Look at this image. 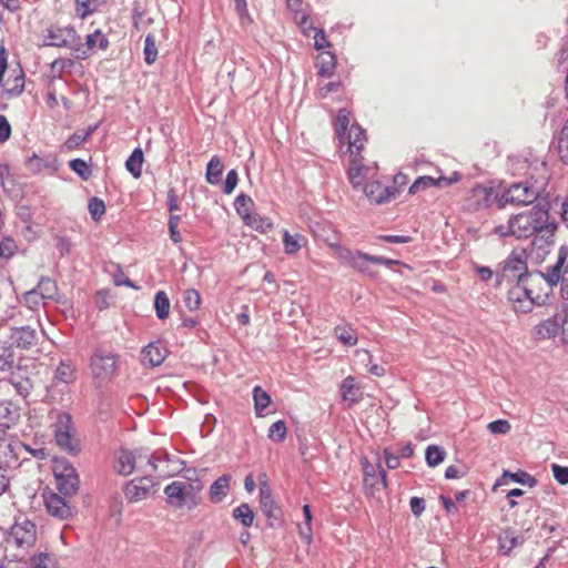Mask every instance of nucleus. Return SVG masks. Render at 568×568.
<instances>
[{"label":"nucleus","mask_w":568,"mask_h":568,"mask_svg":"<svg viewBox=\"0 0 568 568\" xmlns=\"http://www.w3.org/2000/svg\"><path fill=\"white\" fill-rule=\"evenodd\" d=\"M542 282V272H529L527 266V248H515L504 261L500 273L497 274V285L504 282Z\"/></svg>","instance_id":"nucleus-1"},{"label":"nucleus","mask_w":568,"mask_h":568,"mask_svg":"<svg viewBox=\"0 0 568 568\" xmlns=\"http://www.w3.org/2000/svg\"><path fill=\"white\" fill-rule=\"evenodd\" d=\"M169 455L165 452H156L148 455L142 450H120L114 468L118 474L129 476L134 469H143L145 473H156L158 464L168 460Z\"/></svg>","instance_id":"nucleus-2"},{"label":"nucleus","mask_w":568,"mask_h":568,"mask_svg":"<svg viewBox=\"0 0 568 568\" xmlns=\"http://www.w3.org/2000/svg\"><path fill=\"white\" fill-rule=\"evenodd\" d=\"M42 39L45 47L68 48L77 52V58L79 59L88 57L87 52L82 49L81 37L71 26H51L43 31Z\"/></svg>","instance_id":"nucleus-3"},{"label":"nucleus","mask_w":568,"mask_h":568,"mask_svg":"<svg viewBox=\"0 0 568 568\" xmlns=\"http://www.w3.org/2000/svg\"><path fill=\"white\" fill-rule=\"evenodd\" d=\"M549 223L548 211L540 206H534L513 216L514 236L516 239H528Z\"/></svg>","instance_id":"nucleus-4"},{"label":"nucleus","mask_w":568,"mask_h":568,"mask_svg":"<svg viewBox=\"0 0 568 568\" xmlns=\"http://www.w3.org/2000/svg\"><path fill=\"white\" fill-rule=\"evenodd\" d=\"M532 284H542V282H517L507 294L508 301L511 303L515 312L529 313L534 305H541L547 298V294L542 296L532 290Z\"/></svg>","instance_id":"nucleus-5"},{"label":"nucleus","mask_w":568,"mask_h":568,"mask_svg":"<svg viewBox=\"0 0 568 568\" xmlns=\"http://www.w3.org/2000/svg\"><path fill=\"white\" fill-rule=\"evenodd\" d=\"M53 432L57 445L64 452L77 455L80 452V444L73 436L72 417L68 413H60L53 424Z\"/></svg>","instance_id":"nucleus-6"},{"label":"nucleus","mask_w":568,"mask_h":568,"mask_svg":"<svg viewBox=\"0 0 568 568\" xmlns=\"http://www.w3.org/2000/svg\"><path fill=\"white\" fill-rule=\"evenodd\" d=\"M201 488L202 486L195 488L192 484L185 481H172L164 488L166 503L174 508H182L186 505L192 508L196 506L194 498L196 491Z\"/></svg>","instance_id":"nucleus-7"},{"label":"nucleus","mask_w":568,"mask_h":568,"mask_svg":"<svg viewBox=\"0 0 568 568\" xmlns=\"http://www.w3.org/2000/svg\"><path fill=\"white\" fill-rule=\"evenodd\" d=\"M539 193L540 190L528 182L515 183L500 194L499 209L507 204L529 205L538 199Z\"/></svg>","instance_id":"nucleus-8"},{"label":"nucleus","mask_w":568,"mask_h":568,"mask_svg":"<svg viewBox=\"0 0 568 568\" xmlns=\"http://www.w3.org/2000/svg\"><path fill=\"white\" fill-rule=\"evenodd\" d=\"M499 202L500 194L494 187L476 185L469 191L465 200V207L469 212H478L496 204L499 209Z\"/></svg>","instance_id":"nucleus-9"},{"label":"nucleus","mask_w":568,"mask_h":568,"mask_svg":"<svg viewBox=\"0 0 568 568\" xmlns=\"http://www.w3.org/2000/svg\"><path fill=\"white\" fill-rule=\"evenodd\" d=\"M36 525L26 517H19L11 526L7 541L20 548H28L36 541Z\"/></svg>","instance_id":"nucleus-10"},{"label":"nucleus","mask_w":568,"mask_h":568,"mask_svg":"<svg viewBox=\"0 0 568 568\" xmlns=\"http://www.w3.org/2000/svg\"><path fill=\"white\" fill-rule=\"evenodd\" d=\"M118 356L111 352L97 349L90 362L92 374L102 381L110 379L116 371Z\"/></svg>","instance_id":"nucleus-11"},{"label":"nucleus","mask_w":568,"mask_h":568,"mask_svg":"<svg viewBox=\"0 0 568 568\" xmlns=\"http://www.w3.org/2000/svg\"><path fill=\"white\" fill-rule=\"evenodd\" d=\"M556 230L557 224L555 222H550L532 235L534 237L529 244V252L536 260L542 261L550 252V247L554 245Z\"/></svg>","instance_id":"nucleus-12"},{"label":"nucleus","mask_w":568,"mask_h":568,"mask_svg":"<svg viewBox=\"0 0 568 568\" xmlns=\"http://www.w3.org/2000/svg\"><path fill=\"white\" fill-rule=\"evenodd\" d=\"M153 486L150 475L132 479L124 487V496L132 503L141 501L150 495Z\"/></svg>","instance_id":"nucleus-13"},{"label":"nucleus","mask_w":568,"mask_h":568,"mask_svg":"<svg viewBox=\"0 0 568 568\" xmlns=\"http://www.w3.org/2000/svg\"><path fill=\"white\" fill-rule=\"evenodd\" d=\"M7 337L11 347L14 345L21 349L31 348L38 341L37 331L29 325L9 328Z\"/></svg>","instance_id":"nucleus-14"},{"label":"nucleus","mask_w":568,"mask_h":568,"mask_svg":"<svg viewBox=\"0 0 568 568\" xmlns=\"http://www.w3.org/2000/svg\"><path fill=\"white\" fill-rule=\"evenodd\" d=\"M460 180V174L457 172H454L450 176H444L439 175L438 178H433L428 175L419 176L415 180V182L409 187L410 194H416L420 190H425L432 186L437 187H447L452 185L453 183H456Z\"/></svg>","instance_id":"nucleus-15"},{"label":"nucleus","mask_w":568,"mask_h":568,"mask_svg":"<svg viewBox=\"0 0 568 568\" xmlns=\"http://www.w3.org/2000/svg\"><path fill=\"white\" fill-rule=\"evenodd\" d=\"M568 314L566 306H562V313L554 315L552 318L544 321L537 326V334L541 338H551L564 332V325L567 322Z\"/></svg>","instance_id":"nucleus-16"},{"label":"nucleus","mask_w":568,"mask_h":568,"mask_svg":"<svg viewBox=\"0 0 568 568\" xmlns=\"http://www.w3.org/2000/svg\"><path fill=\"white\" fill-rule=\"evenodd\" d=\"M365 193L372 202L383 204L395 199L398 193V189L396 186H387L382 182L374 181L366 184Z\"/></svg>","instance_id":"nucleus-17"},{"label":"nucleus","mask_w":568,"mask_h":568,"mask_svg":"<svg viewBox=\"0 0 568 568\" xmlns=\"http://www.w3.org/2000/svg\"><path fill=\"white\" fill-rule=\"evenodd\" d=\"M57 486L64 496H72L79 488V477L73 467L67 466L63 471H55Z\"/></svg>","instance_id":"nucleus-18"},{"label":"nucleus","mask_w":568,"mask_h":568,"mask_svg":"<svg viewBox=\"0 0 568 568\" xmlns=\"http://www.w3.org/2000/svg\"><path fill=\"white\" fill-rule=\"evenodd\" d=\"M168 356V348L160 342L150 343L142 349V363L150 367L161 365Z\"/></svg>","instance_id":"nucleus-19"},{"label":"nucleus","mask_w":568,"mask_h":568,"mask_svg":"<svg viewBox=\"0 0 568 568\" xmlns=\"http://www.w3.org/2000/svg\"><path fill=\"white\" fill-rule=\"evenodd\" d=\"M45 507L50 515L59 519H68L72 516L70 505L58 494L52 493L45 497Z\"/></svg>","instance_id":"nucleus-20"},{"label":"nucleus","mask_w":568,"mask_h":568,"mask_svg":"<svg viewBox=\"0 0 568 568\" xmlns=\"http://www.w3.org/2000/svg\"><path fill=\"white\" fill-rule=\"evenodd\" d=\"M523 542V536L516 534V531L510 528L501 530L498 535V550L505 556H509L511 550Z\"/></svg>","instance_id":"nucleus-21"},{"label":"nucleus","mask_w":568,"mask_h":568,"mask_svg":"<svg viewBox=\"0 0 568 568\" xmlns=\"http://www.w3.org/2000/svg\"><path fill=\"white\" fill-rule=\"evenodd\" d=\"M567 256V248L561 246L556 264L548 267L546 273H542V283H546L549 288L556 286L561 280V270Z\"/></svg>","instance_id":"nucleus-22"},{"label":"nucleus","mask_w":568,"mask_h":568,"mask_svg":"<svg viewBox=\"0 0 568 568\" xmlns=\"http://www.w3.org/2000/svg\"><path fill=\"white\" fill-rule=\"evenodd\" d=\"M231 479L232 476L230 474H224L212 483L209 490V497L213 504L221 503L227 496Z\"/></svg>","instance_id":"nucleus-23"},{"label":"nucleus","mask_w":568,"mask_h":568,"mask_svg":"<svg viewBox=\"0 0 568 568\" xmlns=\"http://www.w3.org/2000/svg\"><path fill=\"white\" fill-rule=\"evenodd\" d=\"M366 141L364 135V130L358 124H352L346 136L344 139V143L348 144V151L351 155H359V152L364 148V142Z\"/></svg>","instance_id":"nucleus-24"},{"label":"nucleus","mask_w":568,"mask_h":568,"mask_svg":"<svg viewBox=\"0 0 568 568\" xmlns=\"http://www.w3.org/2000/svg\"><path fill=\"white\" fill-rule=\"evenodd\" d=\"M100 123H95L93 125H89L87 129L77 130L73 134H71L63 145L61 146L62 152L72 151L79 148L82 143H84L91 135L98 130Z\"/></svg>","instance_id":"nucleus-25"},{"label":"nucleus","mask_w":568,"mask_h":568,"mask_svg":"<svg viewBox=\"0 0 568 568\" xmlns=\"http://www.w3.org/2000/svg\"><path fill=\"white\" fill-rule=\"evenodd\" d=\"M16 367V354L8 341L0 338V374L10 375Z\"/></svg>","instance_id":"nucleus-26"},{"label":"nucleus","mask_w":568,"mask_h":568,"mask_svg":"<svg viewBox=\"0 0 568 568\" xmlns=\"http://www.w3.org/2000/svg\"><path fill=\"white\" fill-rule=\"evenodd\" d=\"M351 164L347 171L349 182L354 187L361 186L364 182L367 169L362 163L359 155H351Z\"/></svg>","instance_id":"nucleus-27"},{"label":"nucleus","mask_w":568,"mask_h":568,"mask_svg":"<svg viewBox=\"0 0 568 568\" xmlns=\"http://www.w3.org/2000/svg\"><path fill=\"white\" fill-rule=\"evenodd\" d=\"M260 505L263 514L268 519H277L273 513L275 504L272 496V490L266 481H262L260 486Z\"/></svg>","instance_id":"nucleus-28"},{"label":"nucleus","mask_w":568,"mask_h":568,"mask_svg":"<svg viewBox=\"0 0 568 568\" xmlns=\"http://www.w3.org/2000/svg\"><path fill=\"white\" fill-rule=\"evenodd\" d=\"M19 414L10 402H0V428L9 429Z\"/></svg>","instance_id":"nucleus-29"},{"label":"nucleus","mask_w":568,"mask_h":568,"mask_svg":"<svg viewBox=\"0 0 568 568\" xmlns=\"http://www.w3.org/2000/svg\"><path fill=\"white\" fill-rule=\"evenodd\" d=\"M232 517L243 527L248 528L253 525L255 514L248 504L243 503L233 509Z\"/></svg>","instance_id":"nucleus-30"},{"label":"nucleus","mask_w":568,"mask_h":568,"mask_svg":"<svg viewBox=\"0 0 568 568\" xmlns=\"http://www.w3.org/2000/svg\"><path fill=\"white\" fill-rule=\"evenodd\" d=\"M36 290L45 302L55 301L59 291L57 283L50 277H41Z\"/></svg>","instance_id":"nucleus-31"},{"label":"nucleus","mask_w":568,"mask_h":568,"mask_svg":"<svg viewBox=\"0 0 568 568\" xmlns=\"http://www.w3.org/2000/svg\"><path fill=\"white\" fill-rule=\"evenodd\" d=\"M339 390H341L343 400H348L352 403H355L358 400L359 387L354 377L348 376L345 379H343Z\"/></svg>","instance_id":"nucleus-32"},{"label":"nucleus","mask_w":568,"mask_h":568,"mask_svg":"<svg viewBox=\"0 0 568 568\" xmlns=\"http://www.w3.org/2000/svg\"><path fill=\"white\" fill-rule=\"evenodd\" d=\"M253 200L246 194H240L236 196L234 201V207L241 219L246 223L252 219L254 214L251 213V207L253 206Z\"/></svg>","instance_id":"nucleus-33"},{"label":"nucleus","mask_w":568,"mask_h":568,"mask_svg":"<svg viewBox=\"0 0 568 568\" xmlns=\"http://www.w3.org/2000/svg\"><path fill=\"white\" fill-rule=\"evenodd\" d=\"M303 242H305V237L300 233L291 234L286 230L283 232V245L286 254L293 255L297 253Z\"/></svg>","instance_id":"nucleus-34"},{"label":"nucleus","mask_w":568,"mask_h":568,"mask_svg":"<svg viewBox=\"0 0 568 568\" xmlns=\"http://www.w3.org/2000/svg\"><path fill=\"white\" fill-rule=\"evenodd\" d=\"M142 164L143 152L140 148H136L125 161V168L135 179H139L142 174Z\"/></svg>","instance_id":"nucleus-35"},{"label":"nucleus","mask_w":568,"mask_h":568,"mask_svg":"<svg viewBox=\"0 0 568 568\" xmlns=\"http://www.w3.org/2000/svg\"><path fill=\"white\" fill-rule=\"evenodd\" d=\"M223 172V164L217 156H213L206 166V181L210 184L216 185L221 181V175Z\"/></svg>","instance_id":"nucleus-36"},{"label":"nucleus","mask_w":568,"mask_h":568,"mask_svg":"<svg viewBox=\"0 0 568 568\" xmlns=\"http://www.w3.org/2000/svg\"><path fill=\"white\" fill-rule=\"evenodd\" d=\"M171 303L164 291H159L154 297L155 314L159 320H165L170 314Z\"/></svg>","instance_id":"nucleus-37"},{"label":"nucleus","mask_w":568,"mask_h":568,"mask_svg":"<svg viewBox=\"0 0 568 568\" xmlns=\"http://www.w3.org/2000/svg\"><path fill=\"white\" fill-rule=\"evenodd\" d=\"M349 128V112L346 109H341L337 113L335 124V132L341 143H344Z\"/></svg>","instance_id":"nucleus-38"},{"label":"nucleus","mask_w":568,"mask_h":568,"mask_svg":"<svg viewBox=\"0 0 568 568\" xmlns=\"http://www.w3.org/2000/svg\"><path fill=\"white\" fill-rule=\"evenodd\" d=\"M253 400L256 414L262 415L271 403V396L261 386H255L253 388Z\"/></svg>","instance_id":"nucleus-39"},{"label":"nucleus","mask_w":568,"mask_h":568,"mask_svg":"<svg viewBox=\"0 0 568 568\" xmlns=\"http://www.w3.org/2000/svg\"><path fill=\"white\" fill-rule=\"evenodd\" d=\"M335 336L342 344L346 346H354L357 343V335L352 326H336Z\"/></svg>","instance_id":"nucleus-40"},{"label":"nucleus","mask_w":568,"mask_h":568,"mask_svg":"<svg viewBox=\"0 0 568 568\" xmlns=\"http://www.w3.org/2000/svg\"><path fill=\"white\" fill-rule=\"evenodd\" d=\"M318 74L321 77H332L335 69V57L331 52H325L318 60Z\"/></svg>","instance_id":"nucleus-41"},{"label":"nucleus","mask_w":568,"mask_h":568,"mask_svg":"<svg viewBox=\"0 0 568 568\" xmlns=\"http://www.w3.org/2000/svg\"><path fill=\"white\" fill-rule=\"evenodd\" d=\"M143 54L146 64L151 65L156 61L158 48L155 43V37L152 33H148L145 36Z\"/></svg>","instance_id":"nucleus-42"},{"label":"nucleus","mask_w":568,"mask_h":568,"mask_svg":"<svg viewBox=\"0 0 568 568\" xmlns=\"http://www.w3.org/2000/svg\"><path fill=\"white\" fill-rule=\"evenodd\" d=\"M446 452L444 448L436 445L428 446L425 452V459L429 467L438 466L444 460Z\"/></svg>","instance_id":"nucleus-43"},{"label":"nucleus","mask_w":568,"mask_h":568,"mask_svg":"<svg viewBox=\"0 0 568 568\" xmlns=\"http://www.w3.org/2000/svg\"><path fill=\"white\" fill-rule=\"evenodd\" d=\"M505 478H510L515 483L528 485L530 487H532L536 484V479L526 471L510 473L505 470L501 476V479L498 480L495 486L501 485Z\"/></svg>","instance_id":"nucleus-44"},{"label":"nucleus","mask_w":568,"mask_h":568,"mask_svg":"<svg viewBox=\"0 0 568 568\" xmlns=\"http://www.w3.org/2000/svg\"><path fill=\"white\" fill-rule=\"evenodd\" d=\"M3 84H4V87H2V88L4 89V91L7 92V94L9 97L20 95L24 89V75H23L22 71H20L19 74H17L14 77L12 84H10L9 81H4V80H3Z\"/></svg>","instance_id":"nucleus-45"},{"label":"nucleus","mask_w":568,"mask_h":568,"mask_svg":"<svg viewBox=\"0 0 568 568\" xmlns=\"http://www.w3.org/2000/svg\"><path fill=\"white\" fill-rule=\"evenodd\" d=\"M85 45L90 50L94 48L106 50L109 40L100 30H95L93 33L88 34Z\"/></svg>","instance_id":"nucleus-46"},{"label":"nucleus","mask_w":568,"mask_h":568,"mask_svg":"<svg viewBox=\"0 0 568 568\" xmlns=\"http://www.w3.org/2000/svg\"><path fill=\"white\" fill-rule=\"evenodd\" d=\"M69 166L84 181L89 180L92 175V170L90 165L82 159L71 160L69 162Z\"/></svg>","instance_id":"nucleus-47"},{"label":"nucleus","mask_w":568,"mask_h":568,"mask_svg":"<svg viewBox=\"0 0 568 568\" xmlns=\"http://www.w3.org/2000/svg\"><path fill=\"white\" fill-rule=\"evenodd\" d=\"M24 303L31 311H38L41 306H44L47 302L40 296L39 292L34 288L28 291L23 296Z\"/></svg>","instance_id":"nucleus-48"},{"label":"nucleus","mask_w":568,"mask_h":568,"mask_svg":"<svg viewBox=\"0 0 568 568\" xmlns=\"http://www.w3.org/2000/svg\"><path fill=\"white\" fill-rule=\"evenodd\" d=\"M287 428L284 420L273 423L268 428V438L273 442L281 443L286 438Z\"/></svg>","instance_id":"nucleus-49"},{"label":"nucleus","mask_w":568,"mask_h":568,"mask_svg":"<svg viewBox=\"0 0 568 568\" xmlns=\"http://www.w3.org/2000/svg\"><path fill=\"white\" fill-rule=\"evenodd\" d=\"M183 303L191 312L199 310L201 305L200 293L194 288L186 290L183 295Z\"/></svg>","instance_id":"nucleus-50"},{"label":"nucleus","mask_w":568,"mask_h":568,"mask_svg":"<svg viewBox=\"0 0 568 568\" xmlns=\"http://www.w3.org/2000/svg\"><path fill=\"white\" fill-rule=\"evenodd\" d=\"M55 378L62 383H71L74 378V371L71 364L61 362L55 369Z\"/></svg>","instance_id":"nucleus-51"},{"label":"nucleus","mask_w":568,"mask_h":568,"mask_svg":"<svg viewBox=\"0 0 568 568\" xmlns=\"http://www.w3.org/2000/svg\"><path fill=\"white\" fill-rule=\"evenodd\" d=\"M88 210L92 220L99 221L105 213V204L101 199L94 196L89 200Z\"/></svg>","instance_id":"nucleus-52"},{"label":"nucleus","mask_w":568,"mask_h":568,"mask_svg":"<svg viewBox=\"0 0 568 568\" xmlns=\"http://www.w3.org/2000/svg\"><path fill=\"white\" fill-rule=\"evenodd\" d=\"M245 224L261 233L267 232L273 226V223L268 217H262L257 214H254Z\"/></svg>","instance_id":"nucleus-53"},{"label":"nucleus","mask_w":568,"mask_h":568,"mask_svg":"<svg viewBox=\"0 0 568 568\" xmlns=\"http://www.w3.org/2000/svg\"><path fill=\"white\" fill-rule=\"evenodd\" d=\"M17 244L13 239L4 237L0 241V256L3 258H10L14 255Z\"/></svg>","instance_id":"nucleus-54"},{"label":"nucleus","mask_w":568,"mask_h":568,"mask_svg":"<svg viewBox=\"0 0 568 568\" xmlns=\"http://www.w3.org/2000/svg\"><path fill=\"white\" fill-rule=\"evenodd\" d=\"M557 69L559 72L565 74V92L566 97L568 98V67L565 65V61L568 58V54L566 53L565 48H561V50L557 53Z\"/></svg>","instance_id":"nucleus-55"},{"label":"nucleus","mask_w":568,"mask_h":568,"mask_svg":"<svg viewBox=\"0 0 568 568\" xmlns=\"http://www.w3.org/2000/svg\"><path fill=\"white\" fill-rule=\"evenodd\" d=\"M34 568H57L54 559L45 552H41L32 558Z\"/></svg>","instance_id":"nucleus-56"},{"label":"nucleus","mask_w":568,"mask_h":568,"mask_svg":"<svg viewBox=\"0 0 568 568\" xmlns=\"http://www.w3.org/2000/svg\"><path fill=\"white\" fill-rule=\"evenodd\" d=\"M491 434H507L510 430V424L506 419H497L488 424Z\"/></svg>","instance_id":"nucleus-57"},{"label":"nucleus","mask_w":568,"mask_h":568,"mask_svg":"<svg viewBox=\"0 0 568 568\" xmlns=\"http://www.w3.org/2000/svg\"><path fill=\"white\" fill-rule=\"evenodd\" d=\"M239 182V175L235 170H230L226 174V179L223 184V192L225 194H231L236 187Z\"/></svg>","instance_id":"nucleus-58"},{"label":"nucleus","mask_w":568,"mask_h":568,"mask_svg":"<svg viewBox=\"0 0 568 568\" xmlns=\"http://www.w3.org/2000/svg\"><path fill=\"white\" fill-rule=\"evenodd\" d=\"M568 129V120L562 124L559 136L557 138V148L561 160L565 162V151H568V140L566 139V130Z\"/></svg>","instance_id":"nucleus-59"},{"label":"nucleus","mask_w":568,"mask_h":568,"mask_svg":"<svg viewBox=\"0 0 568 568\" xmlns=\"http://www.w3.org/2000/svg\"><path fill=\"white\" fill-rule=\"evenodd\" d=\"M73 65V60L68 58H59L52 62L51 69L52 71H58L61 74L64 71H70Z\"/></svg>","instance_id":"nucleus-60"},{"label":"nucleus","mask_w":568,"mask_h":568,"mask_svg":"<svg viewBox=\"0 0 568 568\" xmlns=\"http://www.w3.org/2000/svg\"><path fill=\"white\" fill-rule=\"evenodd\" d=\"M361 251H351L348 248H339L338 251V257L344 263H347L349 266H353L354 262L361 255Z\"/></svg>","instance_id":"nucleus-61"},{"label":"nucleus","mask_w":568,"mask_h":568,"mask_svg":"<svg viewBox=\"0 0 568 568\" xmlns=\"http://www.w3.org/2000/svg\"><path fill=\"white\" fill-rule=\"evenodd\" d=\"M234 8L242 23L251 21L246 0H234Z\"/></svg>","instance_id":"nucleus-62"},{"label":"nucleus","mask_w":568,"mask_h":568,"mask_svg":"<svg viewBox=\"0 0 568 568\" xmlns=\"http://www.w3.org/2000/svg\"><path fill=\"white\" fill-rule=\"evenodd\" d=\"M554 477L562 485L568 484V467L559 466L557 464L551 465Z\"/></svg>","instance_id":"nucleus-63"},{"label":"nucleus","mask_w":568,"mask_h":568,"mask_svg":"<svg viewBox=\"0 0 568 568\" xmlns=\"http://www.w3.org/2000/svg\"><path fill=\"white\" fill-rule=\"evenodd\" d=\"M11 135V125L8 119L0 114V143L6 142Z\"/></svg>","instance_id":"nucleus-64"}]
</instances>
